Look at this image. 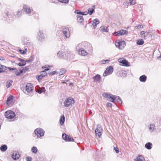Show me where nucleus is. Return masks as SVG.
Masks as SVG:
<instances>
[{"instance_id":"obj_1","label":"nucleus","mask_w":161,"mask_h":161,"mask_svg":"<svg viewBox=\"0 0 161 161\" xmlns=\"http://www.w3.org/2000/svg\"><path fill=\"white\" fill-rule=\"evenodd\" d=\"M103 95L104 97L107 99V100L113 103L116 102L119 103L120 102V104H122V101L119 96H116L111 94H109L106 93L103 94Z\"/></svg>"},{"instance_id":"obj_2","label":"nucleus","mask_w":161,"mask_h":161,"mask_svg":"<svg viewBox=\"0 0 161 161\" xmlns=\"http://www.w3.org/2000/svg\"><path fill=\"white\" fill-rule=\"evenodd\" d=\"M86 49L90 51L92 50V47L90 44L87 42H83L79 44L76 47V49L78 51L80 49Z\"/></svg>"},{"instance_id":"obj_3","label":"nucleus","mask_w":161,"mask_h":161,"mask_svg":"<svg viewBox=\"0 0 161 161\" xmlns=\"http://www.w3.org/2000/svg\"><path fill=\"white\" fill-rule=\"evenodd\" d=\"M33 87L32 84L30 83H27L25 86V93L29 96L32 95L33 93Z\"/></svg>"},{"instance_id":"obj_4","label":"nucleus","mask_w":161,"mask_h":161,"mask_svg":"<svg viewBox=\"0 0 161 161\" xmlns=\"http://www.w3.org/2000/svg\"><path fill=\"white\" fill-rule=\"evenodd\" d=\"M75 103V100L72 97H69L66 99L64 102V105L66 107H71Z\"/></svg>"},{"instance_id":"obj_5","label":"nucleus","mask_w":161,"mask_h":161,"mask_svg":"<svg viewBox=\"0 0 161 161\" xmlns=\"http://www.w3.org/2000/svg\"><path fill=\"white\" fill-rule=\"evenodd\" d=\"M4 115L6 118L11 119L15 117V114L13 111L8 110L5 112Z\"/></svg>"},{"instance_id":"obj_6","label":"nucleus","mask_w":161,"mask_h":161,"mask_svg":"<svg viewBox=\"0 0 161 161\" xmlns=\"http://www.w3.org/2000/svg\"><path fill=\"white\" fill-rule=\"evenodd\" d=\"M34 132L37 137L39 138L44 136V131L41 128H38L35 130Z\"/></svg>"},{"instance_id":"obj_7","label":"nucleus","mask_w":161,"mask_h":161,"mask_svg":"<svg viewBox=\"0 0 161 161\" xmlns=\"http://www.w3.org/2000/svg\"><path fill=\"white\" fill-rule=\"evenodd\" d=\"M23 9L24 11L30 15L33 14H34L33 10H31L30 7L27 5H24Z\"/></svg>"},{"instance_id":"obj_8","label":"nucleus","mask_w":161,"mask_h":161,"mask_svg":"<svg viewBox=\"0 0 161 161\" xmlns=\"http://www.w3.org/2000/svg\"><path fill=\"white\" fill-rule=\"evenodd\" d=\"M118 62L122 64V65L125 66H130V64L125 59L123 58H120L118 59Z\"/></svg>"},{"instance_id":"obj_9","label":"nucleus","mask_w":161,"mask_h":161,"mask_svg":"<svg viewBox=\"0 0 161 161\" xmlns=\"http://www.w3.org/2000/svg\"><path fill=\"white\" fill-rule=\"evenodd\" d=\"M113 68L112 66H110L108 68H107L104 72L103 74V76H106L108 75H109L113 72Z\"/></svg>"},{"instance_id":"obj_10","label":"nucleus","mask_w":161,"mask_h":161,"mask_svg":"<svg viewBox=\"0 0 161 161\" xmlns=\"http://www.w3.org/2000/svg\"><path fill=\"white\" fill-rule=\"evenodd\" d=\"M126 43L124 41H120L115 43L116 46L119 49H123Z\"/></svg>"},{"instance_id":"obj_11","label":"nucleus","mask_w":161,"mask_h":161,"mask_svg":"<svg viewBox=\"0 0 161 161\" xmlns=\"http://www.w3.org/2000/svg\"><path fill=\"white\" fill-rule=\"evenodd\" d=\"M62 138L65 141L67 142L74 141V139L72 137L67 135L65 133L63 134Z\"/></svg>"},{"instance_id":"obj_12","label":"nucleus","mask_w":161,"mask_h":161,"mask_svg":"<svg viewBox=\"0 0 161 161\" xmlns=\"http://www.w3.org/2000/svg\"><path fill=\"white\" fill-rule=\"evenodd\" d=\"M37 38L38 41L40 42H42L44 40V34L40 31L38 33Z\"/></svg>"},{"instance_id":"obj_13","label":"nucleus","mask_w":161,"mask_h":161,"mask_svg":"<svg viewBox=\"0 0 161 161\" xmlns=\"http://www.w3.org/2000/svg\"><path fill=\"white\" fill-rule=\"evenodd\" d=\"M63 33L64 36L68 38L69 37L70 35V31L68 28L63 29Z\"/></svg>"},{"instance_id":"obj_14","label":"nucleus","mask_w":161,"mask_h":161,"mask_svg":"<svg viewBox=\"0 0 161 161\" xmlns=\"http://www.w3.org/2000/svg\"><path fill=\"white\" fill-rule=\"evenodd\" d=\"M64 53L63 54V57L62 58L66 59L67 58H70L71 55L70 54V51H66L64 52Z\"/></svg>"},{"instance_id":"obj_15","label":"nucleus","mask_w":161,"mask_h":161,"mask_svg":"<svg viewBox=\"0 0 161 161\" xmlns=\"http://www.w3.org/2000/svg\"><path fill=\"white\" fill-rule=\"evenodd\" d=\"M92 78L94 82H100L101 80V76L98 74H97L93 76Z\"/></svg>"},{"instance_id":"obj_16","label":"nucleus","mask_w":161,"mask_h":161,"mask_svg":"<svg viewBox=\"0 0 161 161\" xmlns=\"http://www.w3.org/2000/svg\"><path fill=\"white\" fill-rule=\"evenodd\" d=\"M20 156V155L17 152H14L12 155V158L14 160H17L19 158Z\"/></svg>"},{"instance_id":"obj_17","label":"nucleus","mask_w":161,"mask_h":161,"mask_svg":"<svg viewBox=\"0 0 161 161\" xmlns=\"http://www.w3.org/2000/svg\"><path fill=\"white\" fill-rule=\"evenodd\" d=\"M85 49H82V48L80 49L79 51H78L79 53L81 55L83 56L87 55L88 53L85 50Z\"/></svg>"},{"instance_id":"obj_18","label":"nucleus","mask_w":161,"mask_h":161,"mask_svg":"<svg viewBox=\"0 0 161 161\" xmlns=\"http://www.w3.org/2000/svg\"><path fill=\"white\" fill-rule=\"evenodd\" d=\"M134 160L135 161H145L144 157L141 155H139Z\"/></svg>"},{"instance_id":"obj_19","label":"nucleus","mask_w":161,"mask_h":161,"mask_svg":"<svg viewBox=\"0 0 161 161\" xmlns=\"http://www.w3.org/2000/svg\"><path fill=\"white\" fill-rule=\"evenodd\" d=\"M7 68L6 66L0 64V73L5 72Z\"/></svg>"},{"instance_id":"obj_20","label":"nucleus","mask_w":161,"mask_h":161,"mask_svg":"<svg viewBox=\"0 0 161 161\" xmlns=\"http://www.w3.org/2000/svg\"><path fill=\"white\" fill-rule=\"evenodd\" d=\"M99 23V20L97 19H95L93 20L92 25L94 29L96 28L97 25Z\"/></svg>"},{"instance_id":"obj_21","label":"nucleus","mask_w":161,"mask_h":161,"mask_svg":"<svg viewBox=\"0 0 161 161\" xmlns=\"http://www.w3.org/2000/svg\"><path fill=\"white\" fill-rule=\"evenodd\" d=\"M147 79V76L145 75H143L140 76L139 79L140 81L144 82L146 81Z\"/></svg>"},{"instance_id":"obj_22","label":"nucleus","mask_w":161,"mask_h":161,"mask_svg":"<svg viewBox=\"0 0 161 161\" xmlns=\"http://www.w3.org/2000/svg\"><path fill=\"white\" fill-rule=\"evenodd\" d=\"M100 30L102 32H107L108 31V29L107 26H102L100 27Z\"/></svg>"},{"instance_id":"obj_23","label":"nucleus","mask_w":161,"mask_h":161,"mask_svg":"<svg viewBox=\"0 0 161 161\" xmlns=\"http://www.w3.org/2000/svg\"><path fill=\"white\" fill-rule=\"evenodd\" d=\"M47 75V73L45 72H41V74L40 75L38 76L37 79L38 80H41L42 78L45 77Z\"/></svg>"},{"instance_id":"obj_24","label":"nucleus","mask_w":161,"mask_h":161,"mask_svg":"<svg viewBox=\"0 0 161 161\" xmlns=\"http://www.w3.org/2000/svg\"><path fill=\"white\" fill-rule=\"evenodd\" d=\"M152 144L151 142H147L145 145V147L147 149H151L152 148Z\"/></svg>"},{"instance_id":"obj_25","label":"nucleus","mask_w":161,"mask_h":161,"mask_svg":"<svg viewBox=\"0 0 161 161\" xmlns=\"http://www.w3.org/2000/svg\"><path fill=\"white\" fill-rule=\"evenodd\" d=\"M65 118L64 115H62L61 116L59 121L61 125H62L64 122Z\"/></svg>"},{"instance_id":"obj_26","label":"nucleus","mask_w":161,"mask_h":161,"mask_svg":"<svg viewBox=\"0 0 161 161\" xmlns=\"http://www.w3.org/2000/svg\"><path fill=\"white\" fill-rule=\"evenodd\" d=\"M7 149V147L6 145H4L1 146L0 148V150L3 152L5 151Z\"/></svg>"},{"instance_id":"obj_27","label":"nucleus","mask_w":161,"mask_h":161,"mask_svg":"<svg viewBox=\"0 0 161 161\" xmlns=\"http://www.w3.org/2000/svg\"><path fill=\"white\" fill-rule=\"evenodd\" d=\"M119 31L120 32H119L120 36H123L125 34H127L128 33V31L125 30H121L120 31Z\"/></svg>"},{"instance_id":"obj_28","label":"nucleus","mask_w":161,"mask_h":161,"mask_svg":"<svg viewBox=\"0 0 161 161\" xmlns=\"http://www.w3.org/2000/svg\"><path fill=\"white\" fill-rule=\"evenodd\" d=\"M77 20L79 22L82 23L84 20V19L82 16H77Z\"/></svg>"},{"instance_id":"obj_29","label":"nucleus","mask_w":161,"mask_h":161,"mask_svg":"<svg viewBox=\"0 0 161 161\" xmlns=\"http://www.w3.org/2000/svg\"><path fill=\"white\" fill-rule=\"evenodd\" d=\"M22 10H18L17 11L16 17L17 18H19L22 15Z\"/></svg>"},{"instance_id":"obj_30","label":"nucleus","mask_w":161,"mask_h":161,"mask_svg":"<svg viewBox=\"0 0 161 161\" xmlns=\"http://www.w3.org/2000/svg\"><path fill=\"white\" fill-rule=\"evenodd\" d=\"M94 11V9L93 8H89L88 9V14H89L90 15H91L93 14Z\"/></svg>"},{"instance_id":"obj_31","label":"nucleus","mask_w":161,"mask_h":161,"mask_svg":"<svg viewBox=\"0 0 161 161\" xmlns=\"http://www.w3.org/2000/svg\"><path fill=\"white\" fill-rule=\"evenodd\" d=\"M98 130L102 131H103L102 126L100 125H97V128L95 130V132H96Z\"/></svg>"},{"instance_id":"obj_32","label":"nucleus","mask_w":161,"mask_h":161,"mask_svg":"<svg viewBox=\"0 0 161 161\" xmlns=\"http://www.w3.org/2000/svg\"><path fill=\"white\" fill-rule=\"evenodd\" d=\"M64 53L62 51H60L57 53V56L58 57L60 58H62L63 57V54Z\"/></svg>"},{"instance_id":"obj_33","label":"nucleus","mask_w":161,"mask_h":161,"mask_svg":"<svg viewBox=\"0 0 161 161\" xmlns=\"http://www.w3.org/2000/svg\"><path fill=\"white\" fill-rule=\"evenodd\" d=\"M31 151L33 153L36 154L37 153L38 150L36 147L33 146L31 148Z\"/></svg>"},{"instance_id":"obj_34","label":"nucleus","mask_w":161,"mask_h":161,"mask_svg":"<svg viewBox=\"0 0 161 161\" xmlns=\"http://www.w3.org/2000/svg\"><path fill=\"white\" fill-rule=\"evenodd\" d=\"M66 71V70L64 69H62L60 70V71L58 73L59 75H62L64 74Z\"/></svg>"},{"instance_id":"obj_35","label":"nucleus","mask_w":161,"mask_h":161,"mask_svg":"<svg viewBox=\"0 0 161 161\" xmlns=\"http://www.w3.org/2000/svg\"><path fill=\"white\" fill-rule=\"evenodd\" d=\"M155 126L154 124H151L150 125L149 127V130L150 132H152L153 131Z\"/></svg>"},{"instance_id":"obj_36","label":"nucleus","mask_w":161,"mask_h":161,"mask_svg":"<svg viewBox=\"0 0 161 161\" xmlns=\"http://www.w3.org/2000/svg\"><path fill=\"white\" fill-rule=\"evenodd\" d=\"M13 82V81L10 80H9L8 82H7L6 83V86L8 88L9 87L11 86L12 85V83Z\"/></svg>"},{"instance_id":"obj_37","label":"nucleus","mask_w":161,"mask_h":161,"mask_svg":"<svg viewBox=\"0 0 161 161\" xmlns=\"http://www.w3.org/2000/svg\"><path fill=\"white\" fill-rule=\"evenodd\" d=\"M13 96L12 95L9 96V97H8L6 102L7 104H8L9 102L13 100Z\"/></svg>"},{"instance_id":"obj_38","label":"nucleus","mask_w":161,"mask_h":161,"mask_svg":"<svg viewBox=\"0 0 161 161\" xmlns=\"http://www.w3.org/2000/svg\"><path fill=\"white\" fill-rule=\"evenodd\" d=\"M144 43V41L142 39L138 40L136 42V44L138 45H142Z\"/></svg>"},{"instance_id":"obj_39","label":"nucleus","mask_w":161,"mask_h":161,"mask_svg":"<svg viewBox=\"0 0 161 161\" xmlns=\"http://www.w3.org/2000/svg\"><path fill=\"white\" fill-rule=\"evenodd\" d=\"M102 131L98 130L96 132H95L97 136L99 138L102 135Z\"/></svg>"},{"instance_id":"obj_40","label":"nucleus","mask_w":161,"mask_h":161,"mask_svg":"<svg viewBox=\"0 0 161 161\" xmlns=\"http://www.w3.org/2000/svg\"><path fill=\"white\" fill-rule=\"evenodd\" d=\"M45 89L44 87H43L41 89L37 91V92L39 93H41L45 91Z\"/></svg>"},{"instance_id":"obj_41","label":"nucleus","mask_w":161,"mask_h":161,"mask_svg":"<svg viewBox=\"0 0 161 161\" xmlns=\"http://www.w3.org/2000/svg\"><path fill=\"white\" fill-rule=\"evenodd\" d=\"M59 2L62 3H69V0H58Z\"/></svg>"},{"instance_id":"obj_42","label":"nucleus","mask_w":161,"mask_h":161,"mask_svg":"<svg viewBox=\"0 0 161 161\" xmlns=\"http://www.w3.org/2000/svg\"><path fill=\"white\" fill-rule=\"evenodd\" d=\"M129 1H130L129 3L130 5H134L136 3V2L135 1L133 0H129Z\"/></svg>"},{"instance_id":"obj_43","label":"nucleus","mask_w":161,"mask_h":161,"mask_svg":"<svg viewBox=\"0 0 161 161\" xmlns=\"http://www.w3.org/2000/svg\"><path fill=\"white\" fill-rule=\"evenodd\" d=\"M26 64L25 62H20L18 63V65L19 66H24Z\"/></svg>"},{"instance_id":"obj_44","label":"nucleus","mask_w":161,"mask_h":161,"mask_svg":"<svg viewBox=\"0 0 161 161\" xmlns=\"http://www.w3.org/2000/svg\"><path fill=\"white\" fill-rule=\"evenodd\" d=\"M8 68L9 69V70L12 72H14L13 71L15 70H16V69L15 68H12L11 67H8Z\"/></svg>"},{"instance_id":"obj_45","label":"nucleus","mask_w":161,"mask_h":161,"mask_svg":"<svg viewBox=\"0 0 161 161\" xmlns=\"http://www.w3.org/2000/svg\"><path fill=\"white\" fill-rule=\"evenodd\" d=\"M110 60L109 59H107L105 60H102L101 61V63L102 64H106L107 62H108Z\"/></svg>"},{"instance_id":"obj_46","label":"nucleus","mask_w":161,"mask_h":161,"mask_svg":"<svg viewBox=\"0 0 161 161\" xmlns=\"http://www.w3.org/2000/svg\"><path fill=\"white\" fill-rule=\"evenodd\" d=\"M119 32H120V31H118L117 32H114L113 33V34L115 36H120V35Z\"/></svg>"},{"instance_id":"obj_47","label":"nucleus","mask_w":161,"mask_h":161,"mask_svg":"<svg viewBox=\"0 0 161 161\" xmlns=\"http://www.w3.org/2000/svg\"><path fill=\"white\" fill-rule=\"evenodd\" d=\"M32 158L30 157H27L26 158V161H31Z\"/></svg>"},{"instance_id":"obj_48","label":"nucleus","mask_w":161,"mask_h":161,"mask_svg":"<svg viewBox=\"0 0 161 161\" xmlns=\"http://www.w3.org/2000/svg\"><path fill=\"white\" fill-rule=\"evenodd\" d=\"M114 150L117 153H118L119 152V149L117 147H114Z\"/></svg>"},{"instance_id":"obj_49","label":"nucleus","mask_w":161,"mask_h":161,"mask_svg":"<svg viewBox=\"0 0 161 161\" xmlns=\"http://www.w3.org/2000/svg\"><path fill=\"white\" fill-rule=\"evenodd\" d=\"M143 27H142V25H139L136 26V28L137 29H139L141 28H142Z\"/></svg>"},{"instance_id":"obj_50","label":"nucleus","mask_w":161,"mask_h":161,"mask_svg":"<svg viewBox=\"0 0 161 161\" xmlns=\"http://www.w3.org/2000/svg\"><path fill=\"white\" fill-rule=\"evenodd\" d=\"M19 51L21 54H24L26 52L21 49H19Z\"/></svg>"},{"instance_id":"obj_51","label":"nucleus","mask_w":161,"mask_h":161,"mask_svg":"<svg viewBox=\"0 0 161 161\" xmlns=\"http://www.w3.org/2000/svg\"><path fill=\"white\" fill-rule=\"evenodd\" d=\"M88 14V12L87 11L83 12L81 13V15H86Z\"/></svg>"},{"instance_id":"obj_52","label":"nucleus","mask_w":161,"mask_h":161,"mask_svg":"<svg viewBox=\"0 0 161 161\" xmlns=\"http://www.w3.org/2000/svg\"><path fill=\"white\" fill-rule=\"evenodd\" d=\"M108 107H111L112 106V104L110 103H108L107 104Z\"/></svg>"},{"instance_id":"obj_53","label":"nucleus","mask_w":161,"mask_h":161,"mask_svg":"<svg viewBox=\"0 0 161 161\" xmlns=\"http://www.w3.org/2000/svg\"><path fill=\"white\" fill-rule=\"evenodd\" d=\"M56 71H53L50 73L49 75H53L55 74L56 73Z\"/></svg>"},{"instance_id":"obj_54","label":"nucleus","mask_w":161,"mask_h":161,"mask_svg":"<svg viewBox=\"0 0 161 161\" xmlns=\"http://www.w3.org/2000/svg\"><path fill=\"white\" fill-rule=\"evenodd\" d=\"M15 74L17 76L19 75H20V73H19V70H16V71H15Z\"/></svg>"},{"instance_id":"obj_55","label":"nucleus","mask_w":161,"mask_h":161,"mask_svg":"<svg viewBox=\"0 0 161 161\" xmlns=\"http://www.w3.org/2000/svg\"><path fill=\"white\" fill-rule=\"evenodd\" d=\"M82 12H80V11L79 10H76L75 11V13H76L77 14H81V13Z\"/></svg>"},{"instance_id":"obj_56","label":"nucleus","mask_w":161,"mask_h":161,"mask_svg":"<svg viewBox=\"0 0 161 161\" xmlns=\"http://www.w3.org/2000/svg\"><path fill=\"white\" fill-rule=\"evenodd\" d=\"M82 12H80V11L79 10H76L75 11V13H76L77 14H81V13Z\"/></svg>"},{"instance_id":"obj_57","label":"nucleus","mask_w":161,"mask_h":161,"mask_svg":"<svg viewBox=\"0 0 161 161\" xmlns=\"http://www.w3.org/2000/svg\"><path fill=\"white\" fill-rule=\"evenodd\" d=\"M147 33H146L145 34H144L142 36V38H144V39H145V38L146 37V36H147Z\"/></svg>"},{"instance_id":"obj_58","label":"nucleus","mask_w":161,"mask_h":161,"mask_svg":"<svg viewBox=\"0 0 161 161\" xmlns=\"http://www.w3.org/2000/svg\"><path fill=\"white\" fill-rule=\"evenodd\" d=\"M49 70V68H47V69H45L43 70L42 72H46L47 71Z\"/></svg>"},{"instance_id":"obj_59","label":"nucleus","mask_w":161,"mask_h":161,"mask_svg":"<svg viewBox=\"0 0 161 161\" xmlns=\"http://www.w3.org/2000/svg\"><path fill=\"white\" fill-rule=\"evenodd\" d=\"M49 70V68H47V69H45L43 70L42 72H46L47 71Z\"/></svg>"},{"instance_id":"obj_60","label":"nucleus","mask_w":161,"mask_h":161,"mask_svg":"<svg viewBox=\"0 0 161 161\" xmlns=\"http://www.w3.org/2000/svg\"><path fill=\"white\" fill-rule=\"evenodd\" d=\"M146 33V32L144 31H141V36L143 35L144 34H145Z\"/></svg>"},{"instance_id":"obj_61","label":"nucleus","mask_w":161,"mask_h":161,"mask_svg":"<svg viewBox=\"0 0 161 161\" xmlns=\"http://www.w3.org/2000/svg\"><path fill=\"white\" fill-rule=\"evenodd\" d=\"M19 73H20V74H21V73H23V70L21 69V70H19Z\"/></svg>"},{"instance_id":"obj_62","label":"nucleus","mask_w":161,"mask_h":161,"mask_svg":"<svg viewBox=\"0 0 161 161\" xmlns=\"http://www.w3.org/2000/svg\"><path fill=\"white\" fill-rule=\"evenodd\" d=\"M19 61L21 62H25L24 60H23L22 59H20Z\"/></svg>"},{"instance_id":"obj_63","label":"nucleus","mask_w":161,"mask_h":161,"mask_svg":"<svg viewBox=\"0 0 161 161\" xmlns=\"http://www.w3.org/2000/svg\"><path fill=\"white\" fill-rule=\"evenodd\" d=\"M160 58H161V56H160L158 57V58L159 59Z\"/></svg>"},{"instance_id":"obj_64","label":"nucleus","mask_w":161,"mask_h":161,"mask_svg":"<svg viewBox=\"0 0 161 161\" xmlns=\"http://www.w3.org/2000/svg\"><path fill=\"white\" fill-rule=\"evenodd\" d=\"M0 59L3 60H4V58H2V59L1 58H0Z\"/></svg>"}]
</instances>
